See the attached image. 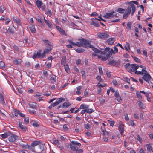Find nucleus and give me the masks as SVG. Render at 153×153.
<instances>
[{"instance_id": "nucleus-1", "label": "nucleus", "mask_w": 153, "mask_h": 153, "mask_svg": "<svg viewBox=\"0 0 153 153\" xmlns=\"http://www.w3.org/2000/svg\"><path fill=\"white\" fill-rule=\"evenodd\" d=\"M142 69L141 71H136L135 74L137 75H144L142 78L147 82L149 83L150 80L151 79V77L150 74L147 73V71L146 70V67L145 66H140Z\"/></svg>"}, {"instance_id": "nucleus-2", "label": "nucleus", "mask_w": 153, "mask_h": 153, "mask_svg": "<svg viewBox=\"0 0 153 153\" xmlns=\"http://www.w3.org/2000/svg\"><path fill=\"white\" fill-rule=\"evenodd\" d=\"M140 66H142L141 65H138L135 64H130L128 63H126L125 65V67L126 68L128 69V71L129 72H134L136 71V70L139 68H141Z\"/></svg>"}, {"instance_id": "nucleus-3", "label": "nucleus", "mask_w": 153, "mask_h": 153, "mask_svg": "<svg viewBox=\"0 0 153 153\" xmlns=\"http://www.w3.org/2000/svg\"><path fill=\"white\" fill-rule=\"evenodd\" d=\"M78 40L81 42L82 46L87 48H92L93 46L91 44V41L83 38L79 39Z\"/></svg>"}, {"instance_id": "nucleus-4", "label": "nucleus", "mask_w": 153, "mask_h": 153, "mask_svg": "<svg viewBox=\"0 0 153 153\" xmlns=\"http://www.w3.org/2000/svg\"><path fill=\"white\" fill-rule=\"evenodd\" d=\"M81 145L80 143L74 141H72L69 145L71 149L74 151L78 149L77 146L80 147Z\"/></svg>"}, {"instance_id": "nucleus-5", "label": "nucleus", "mask_w": 153, "mask_h": 153, "mask_svg": "<svg viewBox=\"0 0 153 153\" xmlns=\"http://www.w3.org/2000/svg\"><path fill=\"white\" fill-rule=\"evenodd\" d=\"M128 4L132 8L131 15L133 16L136 10V8L134 4L137 5H138L139 3L138 2L136 1H132L129 2Z\"/></svg>"}, {"instance_id": "nucleus-6", "label": "nucleus", "mask_w": 153, "mask_h": 153, "mask_svg": "<svg viewBox=\"0 0 153 153\" xmlns=\"http://www.w3.org/2000/svg\"><path fill=\"white\" fill-rule=\"evenodd\" d=\"M9 141L11 142L15 141L18 138V136L12 134L10 131L9 133Z\"/></svg>"}, {"instance_id": "nucleus-7", "label": "nucleus", "mask_w": 153, "mask_h": 153, "mask_svg": "<svg viewBox=\"0 0 153 153\" xmlns=\"http://www.w3.org/2000/svg\"><path fill=\"white\" fill-rule=\"evenodd\" d=\"M131 7L128 6L127 9L125 10V13H124L123 16V19H126L128 16L130 14L131 12L132 11L131 9Z\"/></svg>"}, {"instance_id": "nucleus-8", "label": "nucleus", "mask_w": 153, "mask_h": 153, "mask_svg": "<svg viewBox=\"0 0 153 153\" xmlns=\"http://www.w3.org/2000/svg\"><path fill=\"white\" fill-rule=\"evenodd\" d=\"M53 47H49L48 48H46L44 49L43 53H42V57H44L45 56L46 53H48L52 50Z\"/></svg>"}, {"instance_id": "nucleus-9", "label": "nucleus", "mask_w": 153, "mask_h": 153, "mask_svg": "<svg viewBox=\"0 0 153 153\" xmlns=\"http://www.w3.org/2000/svg\"><path fill=\"white\" fill-rule=\"evenodd\" d=\"M97 36L100 38L105 39L108 38L109 37V35L107 33H98L97 34Z\"/></svg>"}, {"instance_id": "nucleus-10", "label": "nucleus", "mask_w": 153, "mask_h": 153, "mask_svg": "<svg viewBox=\"0 0 153 153\" xmlns=\"http://www.w3.org/2000/svg\"><path fill=\"white\" fill-rule=\"evenodd\" d=\"M56 28L61 34L67 36L66 33L63 29L57 26H56Z\"/></svg>"}, {"instance_id": "nucleus-11", "label": "nucleus", "mask_w": 153, "mask_h": 153, "mask_svg": "<svg viewBox=\"0 0 153 153\" xmlns=\"http://www.w3.org/2000/svg\"><path fill=\"white\" fill-rule=\"evenodd\" d=\"M44 20L45 23L48 26L49 28L51 29V30L53 29V25L51 23L49 20H46L44 17Z\"/></svg>"}, {"instance_id": "nucleus-12", "label": "nucleus", "mask_w": 153, "mask_h": 153, "mask_svg": "<svg viewBox=\"0 0 153 153\" xmlns=\"http://www.w3.org/2000/svg\"><path fill=\"white\" fill-rule=\"evenodd\" d=\"M118 129L120 134L122 135L123 134L124 129L123 128V125L122 123H121L119 124Z\"/></svg>"}, {"instance_id": "nucleus-13", "label": "nucleus", "mask_w": 153, "mask_h": 153, "mask_svg": "<svg viewBox=\"0 0 153 153\" xmlns=\"http://www.w3.org/2000/svg\"><path fill=\"white\" fill-rule=\"evenodd\" d=\"M68 42L70 43L72 45L74 46H77L79 47L82 46L81 42H76V43H75L73 42L71 40H68Z\"/></svg>"}, {"instance_id": "nucleus-14", "label": "nucleus", "mask_w": 153, "mask_h": 153, "mask_svg": "<svg viewBox=\"0 0 153 153\" xmlns=\"http://www.w3.org/2000/svg\"><path fill=\"white\" fill-rule=\"evenodd\" d=\"M19 126L23 132H25L26 131L27 128L24 125L22 124V122H19Z\"/></svg>"}, {"instance_id": "nucleus-15", "label": "nucleus", "mask_w": 153, "mask_h": 153, "mask_svg": "<svg viewBox=\"0 0 153 153\" xmlns=\"http://www.w3.org/2000/svg\"><path fill=\"white\" fill-rule=\"evenodd\" d=\"M114 12H113V13H106L105 15L103 16L104 17H105L107 19H111L113 18L114 16L113 13Z\"/></svg>"}, {"instance_id": "nucleus-16", "label": "nucleus", "mask_w": 153, "mask_h": 153, "mask_svg": "<svg viewBox=\"0 0 153 153\" xmlns=\"http://www.w3.org/2000/svg\"><path fill=\"white\" fill-rule=\"evenodd\" d=\"M42 142L40 141L35 140L32 142L31 144V146L32 147H35L41 143Z\"/></svg>"}, {"instance_id": "nucleus-17", "label": "nucleus", "mask_w": 153, "mask_h": 153, "mask_svg": "<svg viewBox=\"0 0 153 153\" xmlns=\"http://www.w3.org/2000/svg\"><path fill=\"white\" fill-rule=\"evenodd\" d=\"M117 63L119 64V62H116L115 60L113 59L110 61L109 62L107 63V64L111 66H114L115 65L117 66Z\"/></svg>"}, {"instance_id": "nucleus-18", "label": "nucleus", "mask_w": 153, "mask_h": 153, "mask_svg": "<svg viewBox=\"0 0 153 153\" xmlns=\"http://www.w3.org/2000/svg\"><path fill=\"white\" fill-rule=\"evenodd\" d=\"M115 41V39L114 38H111L108 39L107 42L109 45H112Z\"/></svg>"}, {"instance_id": "nucleus-19", "label": "nucleus", "mask_w": 153, "mask_h": 153, "mask_svg": "<svg viewBox=\"0 0 153 153\" xmlns=\"http://www.w3.org/2000/svg\"><path fill=\"white\" fill-rule=\"evenodd\" d=\"M29 106L30 108L33 109H37L38 107L37 103L35 102H32L30 103L29 104Z\"/></svg>"}, {"instance_id": "nucleus-20", "label": "nucleus", "mask_w": 153, "mask_h": 153, "mask_svg": "<svg viewBox=\"0 0 153 153\" xmlns=\"http://www.w3.org/2000/svg\"><path fill=\"white\" fill-rule=\"evenodd\" d=\"M36 4L38 8L39 9L41 8L42 4L41 0H37L36 2Z\"/></svg>"}, {"instance_id": "nucleus-21", "label": "nucleus", "mask_w": 153, "mask_h": 153, "mask_svg": "<svg viewBox=\"0 0 153 153\" xmlns=\"http://www.w3.org/2000/svg\"><path fill=\"white\" fill-rule=\"evenodd\" d=\"M138 103L139 106L142 109H144L145 108L146 106L140 100L138 101Z\"/></svg>"}, {"instance_id": "nucleus-22", "label": "nucleus", "mask_w": 153, "mask_h": 153, "mask_svg": "<svg viewBox=\"0 0 153 153\" xmlns=\"http://www.w3.org/2000/svg\"><path fill=\"white\" fill-rule=\"evenodd\" d=\"M13 19L14 22L18 25H20L21 24L20 19L16 17H13Z\"/></svg>"}, {"instance_id": "nucleus-23", "label": "nucleus", "mask_w": 153, "mask_h": 153, "mask_svg": "<svg viewBox=\"0 0 153 153\" xmlns=\"http://www.w3.org/2000/svg\"><path fill=\"white\" fill-rule=\"evenodd\" d=\"M10 21V19L7 17V19H6L4 20V21H3V22L1 23V24L4 25H7Z\"/></svg>"}, {"instance_id": "nucleus-24", "label": "nucleus", "mask_w": 153, "mask_h": 153, "mask_svg": "<svg viewBox=\"0 0 153 153\" xmlns=\"http://www.w3.org/2000/svg\"><path fill=\"white\" fill-rule=\"evenodd\" d=\"M43 41L45 45H46L47 46H48L49 47H53L51 44V42L48 40L44 39L43 40Z\"/></svg>"}, {"instance_id": "nucleus-25", "label": "nucleus", "mask_w": 153, "mask_h": 153, "mask_svg": "<svg viewBox=\"0 0 153 153\" xmlns=\"http://www.w3.org/2000/svg\"><path fill=\"white\" fill-rule=\"evenodd\" d=\"M1 103L3 106L6 105L4 97L1 94Z\"/></svg>"}, {"instance_id": "nucleus-26", "label": "nucleus", "mask_w": 153, "mask_h": 153, "mask_svg": "<svg viewBox=\"0 0 153 153\" xmlns=\"http://www.w3.org/2000/svg\"><path fill=\"white\" fill-rule=\"evenodd\" d=\"M29 28L32 33H34L36 32L35 27L34 25H32Z\"/></svg>"}, {"instance_id": "nucleus-27", "label": "nucleus", "mask_w": 153, "mask_h": 153, "mask_svg": "<svg viewBox=\"0 0 153 153\" xmlns=\"http://www.w3.org/2000/svg\"><path fill=\"white\" fill-rule=\"evenodd\" d=\"M89 105H87L85 104H82L80 106V109H87V108H88L89 107Z\"/></svg>"}, {"instance_id": "nucleus-28", "label": "nucleus", "mask_w": 153, "mask_h": 153, "mask_svg": "<svg viewBox=\"0 0 153 153\" xmlns=\"http://www.w3.org/2000/svg\"><path fill=\"white\" fill-rule=\"evenodd\" d=\"M98 58H101L102 60L103 61H105L108 58L106 55L104 56H103L101 55H98Z\"/></svg>"}, {"instance_id": "nucleus-29", "label": "nucleus", "mask_w": 153, "mask_h": 153, "mask_svg": "<svg viewBox=\"0 0 153 153\" xmlns=\"http://www.w3.org/2000/svg\"><path fill=\"white\" fill-rule=\"evenodd\" d=\"M66 62V59L65 56H63L61 62V64L62 65H65Z\"/></svg>"}, {"instance_id": "nucleus-30", "label": "nucleus", "mask_w": 153, "mask_h": 153, "mask_svg": "<svg viewBox=\"0 0 153 153\" xmlns=\"http://www.w3.org/2000/svg\"><path fill=\"white\" fill-rule=\"evenodd\" d=\"M151 96V94L150 93H147L146 94L145 96L146 97L147 100L148 102H151L150 97Z\"/></svg>"}, {"instance_id": "nucleus-31", "label": "nucleus", "mask_w": 153, "mask_h": 153, "mask_svg": "<svg viewBox=\"0 0 153 153\" xmlns=\"http://www.w3.org/2000/svg\"><path fill=\"white\" fill-rule=\"evenodd\" d=\"M125 9L119 8H118L116 10V12H119L120 13H124V11H125Z\"/></svg>"}, {"instance_id": "nucleus-32", "label": "nucleus", "mask_w": 153, "mask_h": 153, "mask_svg": "<svg viewBox=\"0 0 153 153\" xmlns=\"http://www.w3.org/2000/svg\"><path fill=\"white\" fill-rule=\"evenodd\" d=\"M13 62L14 64L17 65L21 63V60L20 59H17L14 60Z\"/></svg>"}, {"instance_id": "nucleus-33", "label": "nucleus", "mask_w": 153, "mask_h": 153, "mask_svg": "<svg viewBox=\"0 0 153 153\" xmlns=\"http://www.w3.org/2000/svg\"><path fill=\"white\" fill-rule=\"evenodd\" d=\"M113 52V50L112 49H111L110 51H109L107 53V54L106 56L108 58L111 57V56L112 53Z\"/></svg>"}, {"instance_id": "nucleus-34", "label": "nucleus", "mask_w": 153, "mask_h": 153, "mask_svg": "<svg viewBox=\"0 0 153 153\" xmlns=\"http://www.w3.org/2000/svg\"><path fill=\"white\" fill-rule=\"evenodd\" d=\"M71 105V104L69 102H65L63 103L61 106L62 107H68Z\"/></svg>"}, {"instance_id": "nucleus-35", "label": "nucleus", "mask_w": 153, "mask_h": 153, "mask_svg": "<svg viewBox=\"0 0 153 153\" xmlns=\"http://www.w3.org/2000/svg\"><path fill=\"white\" fill-rule=\"evenodd\" d=\"M93 48V50L96 53H100V54L102 53V52H101V51H100L98 49H97L96 48H94L93 47V48Z\"/></svg>"}, {"instance_id": "nucleus-36", "label": "nucleus", "mask_w": 153, "mask_h": 153, "mask_svg": "<svg viewBox=\"0 0 153 153\" xmlns=\"http://www.w3.org/2000/svg\"><path fill=\"white\" fill-rule=\"evenodd\" d=\"M76 52L79 53H81L85 51L84 49L82 48H78L76 50Z\"/></svg>"}, {"instance_id": "nucleus-37", "label": "nucleus", "mask_w": 153, "mask_h": 153, "mask_svg": "<svg viewBox=\"0 0 153 153\" xmlns=\"http://www.w3.org/2000/svg\"><path fill=\"white\" fill-rule=\"evenodd\" d=\"M132 23L131 22H128L127 24L126 28L128 30H130L131 29Z\"/></svg>"}, {"instance_id": "nucleus-38", "label": "nucleus", "mask_w": 153, "mask_h": 153, "mask_svg": "<svg viewBox=\"0 0 153 153\" xmlns=\"http://www.w3.org/2000/svg\"><path fill=\"white\" fill-rule=\"evenodd\" d=\"M64 68L66 71V72L67 73L69 72L70 71V69L69 67V66L68 65L66 64L64 65Z\"/></svg>"}, {"instance_id": "nucleus-39", "label": "nucleus", "mask_w": 153, "mask_h": 153, "mask_svg": "<svg viewBox=\"0 0 153 153\" xmlns=\"http://www.w3.org/2000/svg\"><path fill=\"white\" fill-rule=\"evenodd\" d=\"M6 31H9L10 33L11 34H13L14 33V30L13 27H9L8 28V30H6Z\"/></svg>"}, {"instance_id": "nucleus-40", "label": "nucleus", "mask_w": 153, "mask_h": 153, "mask_svg": "<svg viewBox=\"0 0 153 153\" xmlns=\"http://www.w3.org/2000/svg\"><path fill=\"white\" fill-rule=\"evenodd\" d=\"M41 50H39L38 51L36 54V56H37V57L38 58H43L44 57H42V54H41Z\"/></svg>"}, {"instance_id": "nucleus-41", "label": "nucleus", "mask_w": 153, "mask_h": 153, "mask_svg": "<svg viewBox=\"0 0 153 153\" xmlns=\"http://www.w3.org/2000/svg\"><path fill=\"white\" fill-rule=\"evenodd\" d=\"M136 94L138 98L140 99H142V95L140 92L137 91Z\"/></svg>"}, {"instance_id": "nucleus-42", "label": "nucleus", "mask_w": 153, "mask_h": 153, "mask_svg": "<svg viewBox=\"0 0 153 153\" xmlns=\"http://www.w3.org/2000/svg\"><path fill=\"white\" fill-rule=\"evenodd\" d=\"M7 16L6 15H2L1 17V23H2L3 21L6 19L7 18Z\"/></svg>"}, {"instance_id": "nucleus-43", "label": "nucleus", "mask_w": 153, "mask_h": 153, "mask_svg": "<svg viewBox=\"0 0 153 153\" xmlns=\"http://www.w3.org/2000/svg\"><path fill=\"white\" fill-rule=\"evenodd\" d=\"M21 146L22 147L24 148H28L30 150L32 149V148L30 146L27 145H21Z\"/></svg>"}, {"instance_id": "nucleus-44", "label": "nucleus", "mask_w": 153, "mask_h": 153, "mask_svg": "<svg viewBox=\"0 0 153 153\" xmlns=\"http://www.w3.org/2000/svg\"><path fill=\"white\" fill-rule=\"evenodd\" d=\"M146 147L149 152H150L152 149V147L150 144H147L146 145Z\"/></svg>"}, {"instance_id": "nucleus-45", "label": "nucleus", "mask_w": 153, "mask_h": 153, "mask_svg": "<svg viewBox=\"0 0 153 153\" xmlns=\"http://www.w3.org/2000/svg\"><path fill=\"white\" fill-rule=\"evenodd\" d=\"M1 110V116L2 117V120H4L6 119V116L4 114L3 112Z\"/></svg>"}, {"instance_id": "nucleus-46", "label": "nucleus", "mask_w": 153, "mask_h": 153, "mask_svg": "<svg viewBox=\"0 0 153 153\" xmlns=\"http://www.w3.org/2000/svg\"><path fill=\"white\" fill-rule=\"evenodd\" d=\"M91 24L94 25L96 27H99L100 26V25L99 23L96 22H93L91 23Z\"/></svg>"}, {"instance_id": "nucleus-47", "label": "nucleus", "mask_w": 153, "mask_h": 153, "mask_svg": "<svg viewBox=\"0 0 153 153\" xmlns=\"http://www.w3.org/2000/svg\"><path fill=\"white\" fill-rule=\"evenodd\" d=\"M1 136L2 138H5L9 136V134H8L6 133H5L4 134H1Z\"/></svg>"}, {"instance_id": "nucleus-48", "label": "nucleus", "mask_w": 153, "mask_h": 153, "mask_svg": "<svg viewBox=\"0 0 153 153\" xmlns=\"http://www.w3.org/2000/svg\"><path fill=\"white\" fill-rule=\"evenodd\" d=\"M56 76L54 75H53L52 76L50 79L53 81L54 82H55L56 81Z\"/></svg>"}, {"instance_id": "nucleus-49", "label": "nucleus", "mask_w": 153, "mask_h": 153, "mask_svg": "<svg viewBox=\"0 0 153 153\" xmlns=\"http://www.w3.org/2000/svg\"><path fill=\"white\" fill-rule=\"evenodd\" d=\"M63 129L64 131H67L68 130V128L66 124H64L63 125Z\"/></svg>"}, {"instance_id": "nucleus-50", "label": "nucleus", "mask_w": 153, "mask_h": 153, "mask_svg": "<svg viewBox=\"0 0 153 153\" xmlns=\"http://www.w3.org/2000/svg\"><path fill=\"white\" fill-rule=\"evenodd\" d=\"M86 109V112L90 114L91 113L93 112L94 111V110L92 109Z\"/></svg>"}, {"instance_id": "nucleus-51", "label": "nucleus", "mask_w": 153, "mask_h": 153, "mask_svg": "<svg viewBox=\"0 0 153 153\" xmlns=\"http://www.w3.org/2000/svg\"><path fill=\"white\" fill-rule=\"evenodd\" d=\"M5 68V63L3 61H1V69H4Z\"/></svg>"}, {"instance_id": "nucleus-52", "label": "nucleus", "mask_w": 153, "mask_h": 153, "mask_svg": "<svg viewBox=\"0 0 153 153\" xmlns=\"http://www.w3.org/2000/svg\"><path fill=\"white\" fill-rule=\"evenodd\" d=\"M24 120L25 123L26 124L29 123V118L27 117H25Z\"/></svg>"}, {"instance_id": "nucleus-53", "label": "nucleus", "mask_w": 153, "mask_h": 153, "mask_svg": "<svg viewBox=\"0 0 153 153\" xmlns=\"http://www.w3.org/2000/svg\"><path fill=\"white\" fill-rule=\"evenodd\" d=\"M96 79L98 81L100 82H103V80L101 78V76H98L97 77Z\"/></svg>"}, {"instance_id": "nucleus-54", "label": "nucleus", "mask_w": 153, "mask_h": 153, "mask_svg": "<svg viewBox=\"0 0 153 153\" xmlns=\"http://www.w3.org/2000/svg\"><path fill=\"white\" fill-rule=\"evenodd\" d=\"M110 48L109 47L106 48L104 50V51L102 52V53L103 54H104L105 53H106L107 52H108L110 51Z\"/></svg>"}, {"instance_id": "nucleus-55", "label": "nucleus", "mask_w": 153, "mask_h": 153, "mask_svg": "<svg viewBox=\"0 0 153 153\" xmlns=\"http://www.w3.org/2000/svg\"><path fill=\"white\" fill-rule=\"evenodd\" d=\"M133 58L137 62L139 63H141V61L140 59L137 58L136 57H133Z\"/></svg>"}, {"instance_id": "nucleus-56", "label": "nucleus", "mask_w": 153, "mask_h": 153, "mask_svg": "<svg viewBox=\"0 0 153 153\" xmlns=\"http://www.w3.org/2000/svg\"><path fill=\"white\" fill-rule=\"evenodd\" d=\"M32 125L33 126L36 127H38L39 126L38 123L37 122L35 121H33V122Z\"/></svg>"}, {"instance_id": "nucleus-57", "label": "nucleus", "mask_w": 153, "mask_h": 153, "mask_svg": "<svg viewBox=\"0 0 153 153\" xmlns=\"http://www.w3.org/2000/svg\"><path fill=\"white\" fill-rule=\"evenodd\" d=\"M106 85V84H100V83H97V85H96L97 86H99V87H104Z\"/></svg>"}, {"instance_id": "nucleus-58", "label": "nucleus", "mask_w": 153, "mask_h": 153, "mask_svg": "<svg viewBox=\"0 0 153 153\" xmlns=\"http://www.w3.org/2000/svg\"><path fill=\"white\" fill-rule=\"evenodd\" d=\"M64 99L63 98H58L56 101L59 104L62 101L64 100Z\"/></svg>"}, {"instance_id": "nucleus-59", "label": "nucleus", "mask_w": 153, "mask_h": 153, "mask_svg": "<svg viewBox=\"0 0 153 153\" xmlns=\"http://www.w3.org/2000/svg\"><path fill=\"white\" fill-rule=\"evenodd\" d=\"M98 69L99 71V73L100 74L102 75L103 73V72L102 70V68L101 67L99 66L98 67Z\"/></svg>"}, {"instance_id": "nucleus-60", "label": "nucleus", "mask_w": 153, "mask_h": 153, "mask_svg": "<svg viewBox=\"0 0 153 153\" xmlns=\"http://www.w3.org/2000/svg\"><path fill=\"white\" fill-rule=\"evenodd\" d=\"M20 112L19 110L15 111L14 112V114L15 116L17 117L18 115H19Z\"/></svg>"}, {"instance_id": "nucleus-61", "label": "nucleus", "mask_w": 153, "mask_h": 153, "mask_svg": "<svg viewBox=\"0 0 153 153\" xmlns=\"http://www.w3.org/2000/svg\"><path fill=\"white\" fill-rule=\"evenodd\" d=\"M53 143L55 145H59L60 143L58 140H55L53 141Z\"/></svg>"}, {"instance_id": "nucleus-62", "label": "nucleus", "mask_w": 153, "mask_h": 153, "mask_svg": "<svg viewBox=\"0 0 153 153\" xmlns=\"http://www.w3.org/2000/svg\"><path fill=\"white\" fill-rule=\"evenodd\" d=\"M137 140L139 141L140 143H142L143 141L142 139L141 138L139 135H137Z\"/></svg>"}, {"instance_id": "nucleus-63", "label": "nucleus", "mask_w": 153, "mask_h": 153, "mask_svg": "<svg viewBox=\"0 0 153 153\" xmlns=\"http://www.w3.org/2000/svg\"><path fill=\"white\" fill-rule=\"evenodd\" d=\"M47 14L49 15V16H51L52 15V13L50 10L48 9H47Z\"/></svg>"}, {"instance_id": "nucleus-64", "label": "nucleus", "mask_w": 153, "mask_h": 153, "mask_svg": "<svg viewBox=\"0 0 153 153\" xmlns=\"http://www.w3.org/2000/svg\"><path fill=\"white\" fill-rule=\"evenodd\" d=\"M76 153H82L83 150L81 149H77L76 150Z\"/></svg>"}]
</instances>
